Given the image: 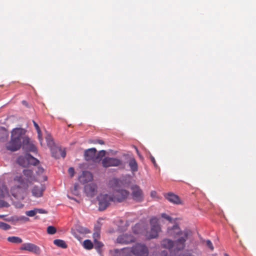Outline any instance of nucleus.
<instances>
[{
  "label": "nucleus",
  "mask_w": 256,
  "mask_h": 256,
  "mask_svg": "<svg viewBox=\"0 0 256 256\" xmlns=\"http://www.w3.org/2000/svg\"><path fill=\"white\" fill-rule=\"evenodd\" d=\"M26 160L28 164L34 166H36L39 162V161L30 154L26 155V158L20 157L18 159V162L22 166H26V164L23 162Z\"/></svg>",
  "instance_id": "9b49d317"
},
{
  "label": "nucleus",
  "mask_w": 256,
  "mask_h": 256,
  "mask_svg": "<svg viewBox=\"0 0 256 256\" xmlns=\"http://www.w3.org/2000/svg\"><path fill=\"white\" fill-rule=\"evenodd\" d=\"M132 199L138 202H142L144 200V194L142 189L138 185H132L130 187Z\"/></svg>",
  "instance_id": "6e6552de"
},
{
  "label": "nucleus",
  "mask_w": 256,
  "mask_h": 256,
  "mask_svg": "<svg viewBox=\"0 0 256 256\" xmlns=\"http://www.w3.org/2000/svg\"><path fill=\"white\" fill-rule=\"evenodd\" d=\"M122 164V161L117 158L106 157L102 160V166L104 168L118 166Z\"/></svg>",
  "instance_id": "1a4fd4ad"
},
{
  "label": "nucleus",
  "mask_w": 256,
  "mask_h": 256,
  "mask_svg": "<svg viewBox=\"0 0 256 256\" xmlns=\"http://www.w3.org/2000/svg\"><path fill=\"white\" fill-rule=\"evenodd\" d=\"M103 246V244L102 242L98 241V240H94V248H96L98 252L100 254H101L102 253L101 248Z\"/></svg>",
  "instance_id": "5701e85b"
},
{
  "label": "nucleus",
  "mask_w": 256,
  "mask_h": 256,
  "mask_svg": "<svg viewBox=\"0 0 256 256\" xmlns=\"http://www.w3.org/2000/svg\"><path fill=\"white\" fill-rule=\"evenodd\" d=\"M124 252H130L134 256H148L149 251L148 247L144 244L137 243L131 248H122Z\"/></svg>",
  "instance_id": "39448f33"
},
{
  "label": "nucleus",
  "mask_w": 256,
  "mask_h": 256,
  "mask_svg": "<svg viewBox=\"0 0 256 256\" xmlns=\"http://www.w3.org/2000/svg\"><path fill=\"white\" fill-rule=\"evenodd\" d=\"M24 129L16 128L12 132L10 140L6 144V148L8 150L15 152L19 150L22 144L24 146L30 144V139L24 136Z\"/></svg>",
  "instance_id": "f257e3e1"
},
{
  "label": "nucleus",
  "mask_w": 256,
  "mask_h": 256,
  "mask_svg": "<svg viewBox=\"0 0 256 256\" xmlns=\"http://www.w3.org/2000/svg\"><path fill=\"white\" fill-rule=\"evenodd\" d=\"M8 194V190L6 187L2 185V186L0 187V198H2L5 196L6 194Z\"/></svg>",
  "instance_id": "a878e982"
},
{
  "label": "nucleus",
  "mask_w": 256,
  "mask_h": 256,
  "mask_svg": "<svg viewBox=\"0 0 256 256\" xmlns=\"http://www.w3.org/2000/svg\"><path fill=\"white\" fill-rule=\"evenodd\" d=\"M8 242L14 243V244H20L22 242V239L18 236H9L7 238Z\"/></svg>",
  "instance_id": "412c9836"
},
{
  "label": "nucleus",
  "mask_w": 256,
  "mask_h": 256,
  "mask_svg": "<svg viewBox=\"0 0 256 256\" xmlns=\"http://www.w3.org/2000/svg\"><path fill=\"white\" fill-rule=\"evenodd\" d=\"M54 244L58 246V247L62 248H66L68 247V246L66 242L60 239H56L54 240Z\"/></svg>",
  "instance_id": "aec40b11"
},
{
  "label": "nucleus",
  "mask_w": 256,
  "mask_h": 256,
  "mask_svg": "<svg viewBox=\"0 0 256 256\" xmlns=\"http://www.w3.org/2000/svg\"><path fill=\"white\" fill-rule=\"evenodd\" d=\"M36 214V209L34 210H30L28 211H26V214L28 216H34Z\"/></svg>",
  "instance_id": "f704fd0d"
},
{
  "label": "nucleus",
  "mask_w": 256,
  "mask_h": 256,
  "mask_svg": "<svg viewBox=\"0 0 256 256\" xmlns=\"http://www.w3.org/2000/svg\"><path fill=\"white\" fill-rule=\"evenodd\" d=\"M10 226L6 223L0 222V228L3 230H8L10 228Z\"/></svg>",
  "instance_id": "cd10ccee"
},
{
  "label": "nucleus",
  "mask_w": 256,
  "mask_h": 256,
  "mask_svg": "<svg viewBox=\"0 0 256 256\" xmlns=\"http://www.w3.org/2000/svg\"><path fill=\"white\" fill-rule=\"evenodd\" d=\"M135 238L131 234H122L116 238V242L122 244H127L134 242Z\"/></svg>",
  "instance_id": "f8f14e48"
},
{
  "label": "nucleus",
  "mask_w": 256,
  "mask_h": 256,
  "mask_svg": "<svg viewBox=\"0 0 256 256\" xmlns=\"http://www.w3.org/2000/svg\"><path fill=\"white\" fill-rule=\"evenodd\" d=\"M100 238V229L98 228H95V232L93 234V238L94 240H98Z\"/></svg>",
  "instance_id": "bb28decb"
},
{
  "label": "nucleus",
  "mask_w": 256,
  "mask_h": 256,
  "mask_svg": "<svg viewBox=\"0 0 256 256\" xmlns=\"http://www.w3.org/2000/svg\"><path fill=\"white\" fill-rule=\"evenodd\" d=\"M68 198H70V199L74 200L75 201H76V202H78V201L76 199H75V198H72L70 197V196H68Z\"/></svg>",
  "instance_id": "603ef678"
},
{
  "label": "nucleus",
  "mask_w": 256,
  "mask_h": 256,
  "mask_svg": "<svg viewBox=\"0 0 256 256\" xmlns=\"http://www.w3.org/2000/svg\"><path fill=\"white\" fill-rule=\"evenodd\" d=\"M83 246L86 250H91L94 247V244L89 240H84L83 242Z\"/></svg>",
  "instance_id": "b1692460"
},
{
  "label": "nucleus",
  "mask_w": 256,
  "mask_h": 256,
  "mask_svg": "<svg viewBox=\"0 0 256 256\" xmlns=\"http://www.w3.org/2000/svg\"><path fill=\"white\" fill-rule=\"evenodd\" d=\"M96 185L94 183L86 184L84 186V192L88 196H94L96 193Z\"/></svg>",
  "instance_id": "4468645a"
},
{
  "label": "nucleus",
  "mask_w": 256,
  "mask_h": 256,
  "mask_svg": "<svg viewBox=\"0 0 256 256\" xmlns=\"http://www.w3.org/2000/svg\"><path fill=\"white\" fill-rule=\"evenodd\" d=\"M81 232L86 234V233H89L90 231L88 229L84 228L82 231H81Z\"/></svg>",
  "instance_id": "09e8293b"
},
{
  "label": "nucleus",
  "mask_w": 256,
  "mask_h": 256,
  "mask_svg": "<svg viewBox=\"0 0 256 256\" xmlns=\"http://www.w3.org/2000/svg\"><path fill=\"white\" fill-rule=\"evenodd\" d=\"M56 151H58V152L60 153V156L62 158H65L66 156V152L64 150H62L61 148H56Z\"/></svg>",
  "instance_id": "473e14b6"
},
{
  "label": "nucleus",
  "mask_w": 256,
  "mask_h": 256,
  "mask_svg": "<svg viewBox=\"0 0 256 256\" xmlns=\"http://www.w3.org/2000/svg\"><path fill=\"white\" fill-rule=\"evenodd\" d=\"M206 244L207 246L211 250H214V248L210 240H206Z\"/></svg>",
  "instance_id": "c9c22d12"
},
{
  "label": "nucleus",
  "mask_w": 256,
  "mask_h": 256,
  "mask_svg": "<svg viewBox=\"0 0 256 256\" xmlns=\"http://www.w3.org/2000/svg\"><path fill=\"white\" fill-rule=\"evenodd\" d=\"M224 256H228V254H225Z\"/></svg>",
  "instance_id": "5fc2aeb1"
},
{
  "label": "nucleus",
  "mask_w": 256,
  "mask_h": 256,
  "mask_svg": "<svg viewBox=\"0 0 256 256\" xmlns=\"http://www.w3.org/2000/svg\"><path fill=\"white\" fill-rule=\"evenodd\" d=\"M18 220H23V221H24V222H26V221H28L29 220V218L27 217H26L24 216H22L20 217Z\"/></svg>",
  "instance_id": "37998d69"
},
{
  "label": "nucleus",
  "mask_w": 256,
  "mask_h": 256,
  "mask_svg": "<svg viewBox=\"0 0 256 256\" xmlns=\"http://www.w3.org/2000/svg\"><path fill=\"white\" fill-rule=\"evenodd\" d=\"M122 251V248L120 250L118 249H115L114 250V254L115 256H132V254L130 252H128L126 254V252H124Z\"/></svg>",
  "instance_id": "4be33fe9"
},
{
  "label": "nucleus",
  "mask_w": 256,
  "mask_h": 256,
  "mask_svg": "<svg viewBox=\"0 0 256 256\" xmlns=\"http://www.w3.org/2000/svg\"><path fill=\"white\" fill-rule=\"evenodd\" d=\"M106 154V151L104 150H100L98 153L96 152V162H98L100 161L102 158Z\"/></svg>",
  "instance_id": "393cba45"
},
{
  "label": "nucleus",
  "mask_w": 256,
  "mask_h": 256,
  "mask_svg": "<svg viewBox=\"0 0 256 256\" xmlns=\"http://www.w3.org/2000/svg\"><path fill=\"white\" fill-rule=\"evenodd\" d=\"M168 232L170 236L177 238L174 242V250L177 251L183 250L186 246V242L190 232L188 230L182 231L177 225H175L172 228L168 229Z\"/></svg>",
  "instance_id": "7ed1b4c3"
},
{
  "label": "nucleus",
  "mask_w": 256,
  "mask_h": 256,
  "mask_svg": "<svg viewBox=\"0 0 256 256\" xmlns=\"http://www.w3.org/2000/svg\"><path fill=\"white\" fill-rule=\"evenodd\" d=\"M150 160H151L152 162V164H154V166L156 168H157L158 166L157 164L156 163L154 158L152 156H150Z\"/></svg>",
  "instance_id": "a18cd8bd"
},
{
  "label": "nucleus",
  "mask_w": 256,
  "mask_h": 256,
  "mask_svg": "<svg viewBox=\"0 0 256 256\" xmlns=\"http://www.w3.org/2000/svg\"><path fill=\"white\" fill-rule=\"evenodd\" d=\"M96 150L95 148H91L85 150L84 156L86 161L96 162Z\"/></svg>",
  "instance_id": "ddd939ff"
},
{
  "label": "nucleus",
  "mask_w": 256,
  "mask_h": 256,
  "mask_svg": "<svg viewBox=\"0 0 256 256\" xmlns=\"http://www.w3.org/2000/svg\"><path fill=\"white\" fill-rule=\"evenodd\" d=\"M4 217L3 215H0V218H2Z\"/></svg>",
  "instance_id": "864d4df0"
},
{
  "label": "nucleus",
  "mask_w": 256,
  "mask_h": 256,
  "mask_svg": "<svg viewBox=\"0 0 256 256\" xmlns=\"http://www.w3.org/2000/svg\"><path fill=\"white\" fill-rule=\"evenodd\" d=\"M23 174L26 178L24 179L21 176H16L14 177V182L18 183L19 185L12 188L10 192L12 195L16 197L21 190V188L26 189L32 181L35 180V177L33 176V172L30 170L25 169Z\"/></svg>",
  "instance_id": "f03ea898"
},
{
  "label": "nucleus",
  "mask_w": 256,
  "mask_h": 256,
  "mask_svg": "<svg viewBox=\"0 0 256 256\" xmlns=\"http://www.w3.org/2000/svg\"><path fill=\"white\" fill-rule=\"evenodd\" d=\"M46 142L48 144V145L52 147V146L54 145V143L53 142V140L50 136H48L46 138Z\"/></svg>",
  "instance_id": "72a5a7b5"
},
{
  "label": "nucleus",
  "mask_w": 256,
  "mask_h": 256,
  "mask_svg": "<svg viewBox=\"0 0 256 256\" xmlns=\"http://www.w3.org/2000/svg\"><path fill=\"white\" fill-rule=\"evenodd\" d=\"M123 182L116 178H113L109 181V185L113 190L114 202H122L128 198L130 192L126 190L120 188Z\"/></svg>",
  "instance_id": "20e7f679"
},
{
  "label": "nucleus",
  "mask_w": 256,
  "mask_h": 256,
  "mask_svg": "<svg viewBox=\"0 0 256 256\" xmlns=\"http://www.w3.org/2000/svg\"><path fill=\"white\" fill-rule=\"evenodd\" d=\"M150 224L151 230L150 232H147L146 236L148 239L154 238L158 236V233L160 231V227L158 223V219L152 218L150 219Z\"/></svg>",
  "instance_id": "423d86ee"
},
{
  "label": "nucleus",
  "mask_w": 256,
  "mask_h": 256,
  "mask_svg": "<svg viewBox=\"0 0 256 256\" xmlns=\"http://www.w3.org/2000/svg\"><path fill=\"white\" fill-rule=\"evenodd\" d=\"M44 190V186L40 184V186H34L32 189V193L34 197L40 198L42 196Z\"/></svg>",
  "instance_id": "dca6fc26"
},
{
  "label": "nucleus",
  "mask_w": 256,
  "mask_h": 256,
  "mask_svg": "<svg viewBox=\"0 0 256 256\" xmlns=\"http://www.w3.org/2000/svg\"><path fill=\"white\" fill-rule=\"evenodd\" d=\"M128 165L132 172L138 171V164L134 158H132L130 160Z\"/></svg>",
  "instance_id": "6ab92c4d"
},
{
  "label": "nucleus",
  "mask_w": 256,
  "mask_h": 256,
  "mask_svg": "<svg viewBox=\"0 0 256 256\" xmlns=\"http://www.w3.org/2000/svg\"><path fill=\"white\" fill-rule=\"evenodd\" d=\"M162 246L166 248L171 250L173 248H174V242L170 239H164L162 242Z\"/></svg>",
  "instance_id": "a211bd4d"
},
{
  "label": "nucleus",
  "mask_w": 256,
  "mask_h": 256,
  "mask_svg": "<svg viewBox=\"0 0 256 256\" xmlns=\"http://www.w3.org/2000/svg\"><path fill=\"white\" fill-rule=\"evenodd\" d=\"M56 148L57 147L54 148H51V152H52V156L56 158H60V153L58 152V151H56Z\"/></svg>",
  "instance_id": "7c9ffc66"
},
{
  "label": "nucleus",
  "mask_w": 256,
  "mask_h": 256,
  "mask_svg": "<svg viewBox=\"0 0 256 256\" xmlns=\"http://www.w3.org/2000/svg\"><path fill=\"white\" fill-rule=\"evenodd\" d=\"M164 197L170 202H172L174 204H178L182 203L181 200L178 196L172 192H168V194H165Z\"/></svg>",
  "instance_id": "f3484780"
},
{
  "label": "nucleus",
  "mask_w": 256,
  "mask_h": 256,
  "mask_svg": "<svg viewBox=\"0 0 256 256\" xmlns=\"http://www.w3.org/2000/svg\"><path fill=\"white\" fill-rule=\"evenodd\" d=\"M22 103L23 104H24V105H25L26 106H28V103H27V102L26 101L23 100V101H22Z\"/></svg>",
  "instance_id": "3c124183"
},
{
  "label": "nucleus",
  "mask_w": 256,
  "mask_h": 256,
  "mask_svg": "<svg viewBox=\"0 0 256 256\" xmlns=\"http://www.w3.org/2000/svg\"><path fill=\"white\" fill-rule=\"evenodd\" d=\"M162 217L166 219V220H168L169 222H172V220L170 216H169L167 215L166 214H162Z\"/></svg>",
  "instance_id": "4c0bfd02"
},
{
  "label": "nucleus",
  "mask_w": 256,
  "mask_h": 256,
  "mask_svg": "<svg viewBox=\"0 0 256 256\" xmlns=\"http://www.w3.org/2000/svg\"><path fill=\"white\" fill-rule=\"evenodd\" d=\"M140 224H136V225L135 226H134V232H136L135 228H139V227H140Z\"/></svg>",
  "instance_id": "8fccbe9b"
},
{
  "label": "nucleus",
  "mask_w": 256,
  "mask_h": 256,
  "mask_svg": "<svg viewBox=\"0 0 256 256\" xmlns=\"http://www.w3.org/2000/svg\"><path fill=\"white\" fill-rule=\"evenodd\" d=\"M78 184H74V187L71 190L72 192L76 195L78 196L79 194V192H78Z\"/></svg>",
  "instance_id": "2f4dec72"
},
{
  "label": "nucleus",
  "mask_w": 256,
  "mask_h": 256,
  "mask_svg": "<svg viewBox=\"0 0 256 256\" xmlns=\"http://www.w3.org/2000/svg\"><path fill=\"white\" fill-rule=\"evenodd\" d=\"M94 144H104V142L102 140H96L93 141Z\"/></svg>",
  "instance_id": "79ce46f5"
},
{
  "label": "nucleus",
  "mask_w": 256,
  "mask_h": 256,
  "mask_svg": "<svg viewBox=\"0 0 256 256\" xmlns=\"http://www.w3.org/2000/svg\"><path fill=\"white\" fill-rule=\"evenodd\" d=\"M178 256H194L192 254L188 252H185L180 254H179Z\"/></svg>",
  "instance_id": "ea45409f"
},
{
  "label": "nucleus",
  "mask_w": 256,
  "mask_h": 256,
  "mask_svg": "<svg viewBox=\"0 0 256 256\" xmlns=\"http://www.w3.org/2000/svg\"><path fill=\"white\" fill-rule=\"evenodd\" d=\"M136 150L137 152L138 153V150L137 148H136Z\"/></svg>",
  "instance_id": "6e6d98bb"
},
{
  "label": "nucleus",
  "mask_w": 256,
  "mask_h": 256,
  "mask_svg": "<svg viewBox=\"0 0 256 256\" xmlns=\"http://www.w3.org/2000/svg\"><path fill=\"white\" fill-rule=\"evenodd\" d=\"M44 172V169L42 167L38 166V170L36 171V172L38 174H42Z\"/></svg>",
  "instance_id": "c03bdc74"
},
{
  "label": "nucleus",
  "mask_w": 256,
  "mask_h": 256,
  "mask_svg": "<svg viewBox=\"0 0 256 256\" xmlns=\"http://www.w3.org/2000/svg\"><path fill=\"white\" fill-rule=\"evenodd\" d=\"M98 210L100 211L104 210L112 202H114L113 196L107 194H101L98 198Z\"/></svg>",
  "instance_id": "0eeeda50"
},
{
  "label": "nucleus",
  "mask_w": 256,
  "mask_h": 256,
  "mask_svg": "<svg viewBox=\"0 0 256 256\" xmlns=\"http://www.w3.org/2000/svg\"><path fill=\"white\" fill-rule=\"evenodd\" d=\"M9 204L8 202L3 200H0V208L2 207H8L9 206Z\"/></svg>",
  "instance_id": "e433bc0d"
},
{
  "label": "nucleus",
  "mask_w": 256,
  "mask_h": 256,
  "mask_svg": "<svg viewBox=\"0 0 256 256\" xmlns=\"http://www.w3.org/2000/svg\"><path fill=\"white\" fill-rule=\"evenodd\" d=\"M150 196L152 198H156L157 197V192L154 190L150 192Z\"/></svg>",
  "instance_id": "49530a36"
},
{
  "label": "nucleus",
  "mask_w": 256,
  "mask_h": 256,
  "mask_svg": "<svg viewBox=\"0 0 256 256\" xmlns=\"http://www.w3.org/2000/svg\"><path fill=\"white\" fill-rule=\"evenodd\" d=\"M20 250H28L36 254H40L41 252L40 248L32 243L23 244L20 248Z\"/></svg>",
  "instance_id": "9d476101"
},
{
  "label": "nucleus",
  "mask_w": 256,
  "mask_h": 256,
  "mask_svg": "<svg viewBox=\"0 0 256 256\" xmlns=\"http://www.w3.org/2000/svg\"><path fill=\"white\" fill-rule=\"evenodd\" d=\"M36 214L37 213H39V214H47V212L44 210V209H42V208H36Z\"/></svg>",
  "instance_id": "a19ab883"
},
{
  "label": "nucleus",
  "mask_w": 256,
  "mask_h": 256,
  "mask_svg": "<svg viewBox=\"0 0 256 256\" xmlns=\"http://www.w3.org/2000/svg\"><path fill=\"white\" fill-rule=\"evenodd\" d=\"M92 179L93 176L92 174L88 171H84L78 178L79 181L82 184L92 181Z\"/></svg>",
  "instance_id": "2eb2a0df"
},
{
  "label": "nucleus",
  "mask_w": 256,
  "mask_h": 256,
  "mask_svg": "<svg viewBox=\"0 0 256 256\" xmlns=\"http://www.w3.org/2000/svg\"><path fill=\"white\" fill-rule=\"evenodd\" d=\"M33 124H34V125L36 129V130L38 134V138H39L40 140V141L42 140V138H41V136H40L41 131H40V128L38 125V124L35 121L33 120Z\"/></svg>",
  "instance_id": "c756f323"
},
{
  "label": "nucleus",
  "mask_w": 256,
  "mask_h": 256,
  "mask_svg": "<svg viewBox=\"0 0 256 256\" xmlns=\"http://www.w3.org/2000/svg\"><path fill=\"white\" fill-rule=\"evenodd\" d=\"M68 172L71 177H72L74 174V170L73 168L70 167L68 170Z\"/></svg>",
  "instance_id": "58836bf2"
},
{
  "label": "nucleus",
  "mask_w": 256,
  "mask_h": 256,
  "mask_svg": "<svg viewBox=\"0 0 256 256\" xmlns=\"http://www.w3.org/2000/svg\"><path fill=\"white\" fill-rule=\"evenodd\" d=\"M46 232H47L48 234H54L56 232V230L53 226H48L47 228Z\"/></svg>",
  "instance_id": "c85d7f7f"
},
{
  "label": "nucleus",
  "mask_w": 256,
  "mask_h": 256,
  "mask_svg": "<svg viewBox=\"0 0 256 256\" xmlns=\"http://www.w3.org/2000/svg\"><path fill=\"white\" fill-rule=\"evenodd\" d=\"M30 151L35 152L36 150V146L33 144H30Z\"/></svg>",
  "instance_id": "de8ad7c7"
}]
</instances>
